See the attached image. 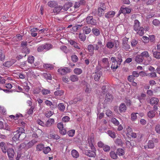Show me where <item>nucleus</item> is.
<instances>
[{
    "label": "nucleus",
    "mask_w": 160,
    "mask_h": 160,
    "mask_svg": "<svg viewBox=\"0 0 160 160\" xmlns=\"http://www.w3.org/2000/svg\"><path fill=\"white\" fill-rule=\"evenodd\" d=\"M119 42L118 40H115L114 42L111 41L107 42L106 44V47L109 49L112 48L114 46L116 48H117L119 46Z\"/></svg>",
    "instance_id": "2"
},
{
    "label": "nucleus",
    "mask_w": 160,
    "mask_h": 160,
    "mask_svg": "<svg viewBox=\"0 0 160 160\" xmlns=\"http://www.w3.org/2000/svg\"><path fill=\"white\" fill-rule=\"evenodd\" d=\"M154 147V146L152 141H149L148 142V145L144 146V148L145 149H146L147 148H152Z\"/></svg>",
    "instance_id": "23"
},
{
    "label": "nucleus",
    "mask_w": 160,
    "mask_h": 160,
    "mask_svg": "<svg viewBox=\"0 0 160 160\" xmlns=\"http://www.w3.org/2000/svg\"><path fill=\"white\" fill-rule=\"evenodd\" d=\"M113 99V97L111 94L109 93L106 94L105 100L106 102H111L112 101Z\"/></svg>",
    "instance_id": "20"
},
{
    "label": "nucleus",
    "mask_w": 160,
    "mask_h": 160,
    "mask_svg": "<svg viewBox=\"0 0 160 160\" xmlns=\"http://www.w3.org/2000/svg\"><path fill=\"white\" fill-rule=\"evenodd\" d=\"M75 133V131L74 129H72L68 131V135L71 137L74 136Z\"/></svg>",
    "instance_id": "53"
},
{
    "label": "nucleus",
    "mask_w": 160,
    "mask_h": 160,
    "mask_svg": "<svg viewBox=\"0 0 160 160\" xmlns=\"http://www.w3.org/2000/svg\"><path fill=\"white\" fill-rule=\"evenodd\" d=\"M118 64L117 62L112 63L111 68L113 71H114L118 68Z\"/></svg>",
    "instance_id": "37"
},
{
    "label": "nucleus",
    "mask_w": 160,
    "mask_h": 160,
    "mask_svg": "<svg viewBox=\"0 0 160 160\" xmlns=\"http://www.w3.org/2000/svg\"><path fill=\"white\" fill-rule=\"evenodd\" d=\"M148 76L150 78H156L157 77V74L155 71L148 74Z\"/></svg>",
    "instance_id": "52"
},
{
    "label": "nucleus",
    "mask_w": 160,
    "mask_h": 160,
    "mask_svg": "<svg viewBox=\"0 0 160 160\" xmlns=\"http://www.w3.org/2000/svg\"><path fill=\"white\" fill-rule=\"evenodd\" d=\"M24 130L23 128H20L15 132L14 135L12 138L13 140L14 141L19 140L20 136H24Z\"/></svg>",
    "instance_id": "1"
},
{
    "label": "nucleus",
    "mask_w": 160,
    "mask_h": 160,
    "mask_svg": "<svg viewBox=\"0 0 160 160\" xmlns=\"http://www.w3.org/2000/svg\"><path fill=\"white\" fill-rule=\"evenodd\" d=\"M57 127L59 130L60 132L63 135H65L67 133V131L65 128H64V126L63 123L60 122L57 124Z\"/></svg>",
    "instance_id": "5"
},
{
    "label": "nucleus",
    "mask_w": 160,
    "mask_h": 160,
    "mask_svg": "<svg viewBox=\"0 0 160 160\" xmlns=\"http://www.w3.org/2000/svg\"><path fill=\"white\" fill-rule=\"evenodd\" d=\"M126 135L128 137H130V134L132 132V129L130 127H128L126 129Z\"/></svg>",
    "instance_id": "51"
},
{
    "label": "nucleus",
    "mask_w": 160,
    "mask_h": 160,
    "mask_svg": "<svg viewBox=\"0 0 160 160\" xmlns=\"http://www.w3.org/2000/svg\"><path fill=\"white\" fill-rule=\"evenodd\" d=\"M152 52L154 57L158 59H160V52L158 51H153V50H152Z\"/></svg>",
    "instance_id": "32"
},
{
    "label": "nucleus",
    "mask_w": 160,
    "mask_h": 160,
    "mask_svg": "<svg viewBox=\"0 0 160 160\" xmlns=\"http://www.w3.org/2000/svg\"><path fill=\"white\" fill-rule=\"evenodd\" d=\"M72 156L74 158H77L79 156L78 152L75 150L73 149L71 151Z\"/></svg>",
    "instance_id": "28"
},
{
    "label": "nucleus",
    "mask_w": 160,
    "mask_h": 160,
    "mask_svg": "<svg viewBox=\"0 0 160 160\" xmlns=\"http://www.w3.org/2000/svg\"><path fill=\"white\" fill-rule=\"evenodd\" d=\"M37 142V141L35 140H32L30 141L29 142L26 144V148L28 149L32 147L35 143Z\"/></svg>",
    "instance_id": "14"
},
{
    "label": "nucleus",
    "mask_w": 160,
    "mask_h": 160,
    "mask_svg": "<svg viewBox=\"0 0 160 160\" xmlns=\"http://www.w3.org/2000/svg\"><path fill=\"white\" fill-rule=\"evenodd\" d=\"M49 138L50 139H58L60 138V137L57 134H50L49 135Z\"/></svg>",
    "instance_id": "36"
},
{
    "label": "nucleus",
    "mask_w": 160,
    "mask_h": 160,
    "mask_svg": "<svg viewBox=\"0 0 160 160\" xmlns=\"http://www.w3.org/2000/svg\"><path fill=\"white\" fill-rule=\"evenodd\" d=\"M86 22L88 24L92 25H95L97 23L96 20L91 16L88 17L87 18Z\"/></svg>",
    "instance_id": "7"
},
{
    "label": "nucleus",
    "mask_w": 160,
    "mask_h": 160,
    "mask_svg": "<svg viewBox=\"0 0 160 160\" xmlns=\"http://www.w3.org/2000/svg\"><path fill=\"white\" fill-rule=\"evenodd\" d=\"M131 12V9L128 8H121L119 11L120 13H123L124 14L129 13Z\"/></svg>",
    "instance_id": "10"
},
{
    "label": "nucleus",
    "mask_w": 160,
    "mask_h": 160,
    "mask_svg": "<svg viewBox=\"0 0 160 160\" xmlns=\"http://www.w3.org/2000/svg\"><path fill=\"white\" fill-rule=\"evenodd\" d=\"M44 77L45 78L47 79L51 80L52 79V77L50 74L49 73H45L43 74Z\"/></svg>",
    "instance_id": "59"
},
{
    "label": "nucleus",
    "mask_w": 160,
    "mask_h": 160,
    "mask_svg": "<svg viewBox=\"0 0 160 160\" xmlns=\"http://www.w3.org/2000/svg\"><path fill=\"white\" fill-rule=\"evenodd\" d=\"M115 14V12L113 11H110L106 13L105 16L107 18H109L113 17Z\"/></svg>",
    "instance_id": "18"
},
{
    "label": "nucleus",
    "mask_w": 160,
    "mask_h": 160,
    "mask_svg": "<svg viewBox=\"0 0 160 160\" xmlns=\"http://www.w3.org/2000/svg\"><path fill=\"white\" fill-rule=\"evenodd\" d=\"M83 31L85 34H88L90 33L91 29L90 28L87 26H84L83 28Z\"/></svg>",
    "instance_id": "29"
},
{
    "label": "nucleus",
    "mask_w": 160,
    "mask_h": 160,
    "mask_svg": "<svg viewBox=\"0 0 160 160\" xmlns=\"http://www.w3.org/2000/svg\"><path fill=\"white\" fill-rule=\"evenodd\" d=\"M51 150V149L49 147H44L42 151L45 154H47Z\"/></svg>",
    "instance_id": "46"
},
{
    "label": "nucleus",
    "mask_w": 160,
    "mask_h": 160,
    "mask_svg": "<svg viewBox=\"0 0 160 160\" xmlns=\"http://www.w3.org/2000/svg\"><path fill=\"white\" fill-rule=\"evenodd\" d=\"M15 62L14 60L8 61L3 64V65L7 67H9L11 66Z\"/></svg>",
    "instance_id": "21"
},
{
    "label": "nucleus",
    "mask_w": 160,
    "mask_h": 160,
    "mask_svg": "<svg viewBox=\"0 0 160 160\" xmlns=\"http://www.w3.org/2000/svg\"><path fill=\"white\" fill-rule=\"evenodd\" d=\"M140 28V22L138 20H135L134 24V30L137 31Z\"/></svg>",
    "instance_id": "16"
},
{
    "label": "nucleus",
    "mask_w": 160,
    "mask_h": 160,
    "mask_svg": "<svg viewBox=\"0 0 160 160\" xmlns=\"http://www.w3.org/2000/svg\"><path fill=\"white\" fill-rule=\"evenodd\" d=\"M82 26V25H77L72 27V29L74 31H76L78 30Z\"/></svg>",
    "instance_id": "63"
},
{
    "label": "nucleus",
    "mask_w": 160,
    "mask_h": 160,
    "mask_svg": "<svg viewBox=\"0 0 160 160\" xmlns=\"http://www.w3.org/2000/svg\"><path fill=\"white\" fill-rule=\"evenodd\" d=\"M152 23L155 26H158L160 24V21L157 19H155L152 21Z\"/></svg>",
    "instance_id": "61"
},
{
    "label": "nucleus",
    "mask_w": 160,
    "mask_h": 160,
    "mask_svg": "<svg viewBox=\"0 0 160 160\" xmlns=\"http://www.w3.org/2000/svg\"><path fill=\"white\" fill-rule=\"evenodd\" d=\"M88 140L89 146L90 147L91 149L93 150L95 149V148L93 144L94 139V135L92 134L88 137Z\"/></svg>",
    "instance_id": "4"
},
{
    "label": "nucleus",
    "mask_w": 160,
    "mask_h": 160,
    "mask_svg": "<svg viewBox=\"0 0 160 160\" xmlns=\"http://www.w3.org/2000/svg\"><path fill=\"white\" fill-rule=\"evenodd\" d=\"M64 91L62 90H58L54 92V95L56 96H61L63 94Z\"/></svg>",
    "instance_id": "39"
},
{
    "label": "nucleus",
    "mask_w": 160,
    "mask_h": 160,
    "mask_svg": "<svg viewBox=\"0 0 160 160\" xmlns=\"http://www.w3.org/2000/svg\"><path fill=\"white\" fill-rule=\"evenodd\" d=\"M103 149L105 152H107L109 151L110 150V148L109 146L105 145L103 146Z\"/></svg>",
    "instance_id": "62"
},
{
    "label": "nucleus",
    "mask_w": 160,
    "mask_h": 160,
    "mask_svg": "<svg viewBox=\"0 0 160 160\" xmlns=\"http://www.w3.org/2000/svg\"><path fill=\"white\" fill-rule=\"evenodd\" d=\"M102 72H99L96 73L94 77V79L95 81H98L100 77L102 75Z\"/></svg>",
    "instance_id": "42"
},
{
    "label": "nucleus",
    "mask_w": 160,
    "mask_h": 160,
    "mask_svg": "<svg viewBox=\"0 0 160 160\" xmlns=\"http://www.w3.org/2000/svg\"><path fill=\"white\" fill-rule=\"evenodd\" d=\"M70 79L72 82H75L78 80V78L77 76L73 75L70 76Z\"/></svg>",
    "instance_id": "33"
},
{
    "label": "nucleus",
    "mask_w": 160,
    "mask_h": 160,
    "mask_svg": "<svg viewBox=\"0 0 160 160\" xmlns=\"http://www.w3.org/2000/svg\"><path fill=\"white\" fill-rule=\"evenodd\" d=\"M79 39L82 41H84L86 40V37L83 33H80L79 35Z\"/></svg>",
    "instance_id": "48"
},
{
    "label": "nucleus",
    "mask_w": 160,
    "mask_h": 160,
    "mask_svg": "<svg viewBox=\"0 0 160 160\" xmlns=\"http://www.w3.org/2000/svg\"><path fill=\"white\" fill-rule=\"evenodd\" d=\"M41 92L43 95H45L49 94L50 91L49 90L44 89L42 90Z\"/></svg>",
    "instance_id": "60"
},
{
    "label": "nucleus",
    "mask_w": 160,
    "mask_h": 160,
    "mask_svg": "<svg viewBox=\"0 0 160 160\" xmlns=\"http://www.w3.org/2000/svg\"><path fill=\"white\" fill-rule=\"evenodd\" d=\"M10 144L8 143H5L3 142H0V147L2 152L4 153L7 152V145Z\"/></svg>",
    "instance_id": "6"
},
{
    "label": "nucleus",
    "mask_w": 160,
    "mask_h": 160,
    "mask_svg": "<svg viewBox=\"0 0 160 160\" xmlns=\"http://www.w3.org/2000/svg\"><path fill=\"white\" fill-rule=\"evenodd\" d=\"M112 122L116 125H118L119 124V121L115 118H113L111 119Z\"/></svg>",
    "instance_id": "64"
},
{
    "label": "nucleus",
    "mask_w": 160,
    "mask_h": 160,
    "mask_svg": "<svg viewBox=\"0 0 160 160\" xmlns=\"http://www.w3.org/2000/svg\"><path fill=\"white\" fill-rule=\"evenodd\" d=\"M137 33L141 36H142L144 33V29L143 27H141L139 28Z\"/></svg>",
    "instance_id": "45"
},
{
    "label": "nucleus",
    "mask_w": 160,
    "mask_h": 160,
    "mask_svg": "<svg viewBox=\"0 0 160 160\" xmlns=\"http://www.w3.org/2000/svg\"><path fill=\"white\" fill-rule=\"evenodd\" d=\"M110 156L113 159H116L117 158V155L114 151H112L110 152Z\"/></svg>",
    "instance_id": "54"
},
{
    "label": "nucleus",
    "mask_w": 160,
    "mask_h": 160,
    "mask_svg": "<svg viewBox=\"0 0 160 160\" xmlns=\"http://www.w3.org/2000/svg\"><path fill=\"white\" fill-rule=\"evenodd\" d=\"M142 56V57H146V58H148L149 57V54L148 52V51H145L141 53V55Z\"/></svg>",
    "instance_id": "50"
},
{
    "label": "nucleus",
    "mask_w": 160,
    "mask_h": 160,
    "mask_svg": "<svg viewBox=\"0 0 160 160\" xmlns=\"http://www.w3.org/2000/svg\"><path fill=\"white\" fill-rule=\"evenodd\" d=\"M71 71V69L68 67H60L58 70V72L61 75H64Z\"/></svg>",
    "instance_id": "3"
},
{
    "label": "nucleus",
    "mask_w": 160,
    "mask_h": 160,
    "mask_svg": "<svg viewBox=\"0 0 160 160\" xmlns=\"http://www.w3.org/2000/svg\"><path fill=\"white\" fill-rule=\"evenodd\" d=\"M159 100L158 98H152L150 100V104L152 105H157L158 102Z\"/></svg>",
    "instance_id": "22"
},
{
    "label": "nucleus",
    "mask_w": 160,
    "mask_h": 160,
    "mask_svg": "<svg viewBox=\"0 0 160 160\" xmlns=\"http://www.w3.org/2000/svg\"><path fill=\"white\" fill-rule=\"evenodd\" d=\"M43 67L46 68L50 70L52 69L53 68V66L52 65L49 64H44L43 65Z\"/></svg>",
    "instance_id": "43"
},
{
    "label": "nucleus",
    "mask_w": 160,
    "mask_h": 160,
    "mask_svg": "<svg viewBox=\"0 0 160 160\" xmlns=\"http://www.w3.org/2000/svg\"><path fill=\"white\" fill-rule=\"evenodd\" d=\"M81 99L80 97H78L74 98L73 101H70V104L75 103L78 101L81 100Z\"/></svg>",
    "instance_id": "55"
},
{
    "label": "nucleus",
    "mask_w": 160,
    "mask_h": 160,
    "mask_svg": "<svg viewBox=\"0 0 160 160\" xmlns=\"http://www.w3.org/2000/svg\"><path fill=\"white\" fill-rule=\"evenodd\" d=\"M71 45H72L74 48L78 49H80V48L78 45V44L75 41L71 40L69 41Z\"/></svg>",
    "instance_id": "17"
},
{
    "label": "nucleus",
    "mask_w": 160,
    "mask_h": 160,
    "mask_svg": "<svg viewBox=\"0 0 160 160\" xmlns=\"http://www.w3.org/2000/svg\"><path fill=\"white\" fill-rule=\"evenodd\" d=\"M63 9V8L61 6H56L53 9V12L56 14L59 13L60 11Z\"/></svg>",
    "instance_id": "19"
},
{
    "label": "nucleus",
    "mask_w": 160,
    "mask_h": 160,
    "mask_svg": "<svg viewBox=\"0 0 160 160\" xmlns=\"http://www.w3.org/2000/svg\"><path fill=\"white\" fill-rule=\"evenodd\" d=\"M72 5V2H67L64 5L63 9L65 11H67Z\"/></svg>",
    "instance_id": "25"
},
{
    "label": "nucleus",
    "mask_w": 160,
    "mask_h": 160,
    "mask_svg": "<svg viewBox=\"0 0 160 160\" xmlns=\"http://www.w3.org/2000/svg\"><path fill=\"white\" fill-rule=\"evenodd\" d=\"M34 58L32 56H30L28 58V62L30 63H32L34 62Z\"/></svg>",
    "instance_id": "58"
},
{
    "label": "nucleus",
    "mask_w": 160,
    "mask_h": 160,
    "mask_svg": "<svg viewBox=\"0 0 160 160\" xmlns=\"http://www.w3.org/2000/svg\"><path fill=\"white\" fill-rule=\"evenodd\" d=\"M93 33L96 36H98L100 34L99 30L97 28H94L92 30Z\"/></svg>",
    "instance_id": "41"
},
{
    "label": "nucleus",
    "mask_w": 160,
    "mask_h": 160,
    "mask_svg": "<svg viewBox=\"0 0 160 160\" xmlns=\"http://www.w3.org/2000/svg\"><path fill=\"white\" fill-rule=\"evenodd\" d=\"M107 132L108 134L111 138H116V134L114 132L111 130H108Z\"/></svg>",
    "instance_id": "38"
},
{
    "label": "nucleus",
    "mask_w": 160,
    "mask_h": 160,
    "mask_svg": "<svg viewBox=\"0 0 160 160\" xmlns=\"http://www.w3.org/2000/svg\"><path fill=\"white\" fill-rule=\"evenodd\" d=\"M137 113H132L131 115V119L132 121H135L137 118Z\"/></svg>",
    "instance_id": "44"
},
{
    "label": "nucleus",
    "mask_w": 160,
    "mask_h": 160,
    "mask_svg": "<svg viewBox=\"0 0 160 160\" xmlns=\"http://www.w3.org/2000/svg\"><path fill=\"white\" fill-rule=\"evenodd\" d=\"M95 46V50H99L103 46L102 42L100 40H98L96 44H94Z\"/></svg>",
    "instance_id": "9"
},
{
    "label": "nucleus",
    "mask_w": 160,
    "mask_h": 160,
    "mask_svg": "<svg viewBox=\"0 0 160 160\" xmlns=\"http://www.w3.org/2000/svg\"><path fill=\"white\" fill-rule=\"evenodd\" d=\"M71 59L72 61L74 62H76L78 60V57L75 55H72L71 56Z\"/></svg>",
    "instance_id": "56"
},
{
    "label": "nucleus",
    "mask_w": 160,
    "mask_h": 160,
    "mask_svg": "<svg viewBox=\"0 0 160 160\" xmlns=\"http://www.w3.org/2000/svg\"><path fill=\"white\" fill-rule=\"evenodd\" d=\"M44 147V146L43 144L42 143L38 144L36 146V150L38 151H43Z\"/></svg>",
    "instance_id": "30"
},
{
    "label": "nucleus",
    "mask_w": 160,
    "mask_h": 160,
    "mask_svg": "<svg viewBox=\"0 0 160 160\" xmlns=\"http://www.w3.org/2000/svg\"><path fill=\"white\" fill-rule=\"evenodd\" d=\"M88 49L90 55L92 56L94 54L95 47H94L93 45L90 44L88 46Z\"/></svg>",
    "instance_id": "12"
},
{
    "label": "nucleus",
    "mask_w": 160,
    "mask_h": 160,
    "mask_svg": "<svg viewBox=\"0 0 160 160\" xmlns=\"http://www.w3.org/2000/svg\"><path fill=\"white\" fill-rule=\"evenodd\" d=\"M135 60L137 62L140 63L142 62L143 58L141 55H138L136 57Z\"/></svg>",
    "instance_id": "27"
},
{
    "label": "nucleus",
    "mask_w": 160,
    "mask_h": 160,
    "mask_svg": "<svg viewBox=\"0 0 160 160\" xmlns=\"http://www.w3.org/2000/svg\"><path fill=\"white\" fill-rule=\"evenodd\" d=\"M156 112L153 110L149 111L147 113L148 117L150 118H153L155 116Z\"/></svg>",
    "instance_id": "24"
},
{
    "label": "nucleus",
    "mask_w": 160,
    "mask_h": 160,
    "mask_svg": "<svg viewBox=\"0 0 160 160\" xmlns=\"http://www.w3.org/2000/svg\"><path fill=\"white\" fill-rule=\"evenodd\" d=\"M59 109L62 112H63L65 108V107L62 103H60L58 105Z\"/></svg>",
    "instance_id": "40"
},
{
    "label": "nucleus",
    "mask_w": 160,
    "mask_h": 160,
    "mask_svg": "<svg viewBox=\"0 0 160 160\" xmlns=\"http://www.w3.org/2000/svg\"><path fill=\"white\" fill-rule=\"evenodd\" d=\"M44 50L46 51L52 48V46L50 44H43Z\"/></svg>",
    "instance_id": "35"
},
{
    "label": "nucleus",
    "mask_w": 160,
    "mask_h": 160,
    "mask_svg": "<svg viewBox=\"0 0 160 160\" xmlns=\"http://www.w3.org/2000/svg\"><path fill=\"white\" fill-rule=\"evenodd\" d=\"M48 6L51 8H53L57 5V2L54 1H50L48 2Z\"/></svg>",
    "instance_id": "31"
},
{
    "label": "nucleus",
    "mask_w": 160,
    "mask_h": 160,
    "mask_svg": "<svg viewBox=\"0 0 160 160\" xmlns=\"http://www.w3.org/2000/svg\"><path fill=\"white\" fill-rule=\"evenodd\" d=\"M85 154L89 157H95L96 153L94 151L87 150L85 151Z\"/></svg>",
    "instance_id": "11"
},
{
    "label": "nucleus",
    "mask_w": 160,
    "mask_h": 160,
    "mask_svg": "<svg viewBox=\"0 0 160 160\" xmlns=\"http://www.w3.org/2000/svg\"><path fill=\"white\" fill-rule=\"evenodd\" d=\"M7 152L8 156L9 159H11L13 158L14 154V152L12 148H8V149Z\"/></svg>",
    "instance_id": "8"
},
{
    "label": "nucleus",
    "mask_w": 160,
    "mask_h": 160,
    "mask_svg": "<svg viewBox=\"0 0 160 160\" xmlns=\"http://www.w3.org/2000/svg\"><path fill=\"white\" fill-rule=\"evenodd\" d=\"M117 153L119 156H122L124 154V150L121 148H118L117 150Z\"/></svg>",
    "instance_id": "47"
},
{
    "label": "nucleus",
    "mask_w": 160,
    "mask_h": 160,
    "mask_svg": "<svg viewBox=\"0 0 160 160\" xmlns=\"http://www.w3.org/2000/svg\"><path fill=\"white\" fill-rule=\"evenodd\" d=\"M102 6L103 7L102 8H98V14L100 17H101L104 14V10L106 9L104 4H103Z\"/></svg>",
    "instance_id": "15"
},
{
    "label": "nucleus",
    "mask_w": 160,
    "mask_h": 160,
    "mask_svg": "<svg viewBox=\"0 0 160 160\" xmlns=\"http://www.w3.org/2000/svg\"><path fill=\"white\" fill-rule=\"evenodd\" d=\"M60 49L66 53H68L69 52L68 49L66 46H62L61 47Z\"/></svg>",
    "instance_id": "49"
},
{
    "label": "nucleus",
    "mask_w": 160,
    "mask_h": 160,
    "mask_svg": "<svg viewBox=\"0 0 160 160\" xmlns=\"http://www.w3.org/2000/svg\"><path fill=\"white\" fill-rule=\"evenodd\" d=\"M91 91V88L88 85H87L86 88L85 89V92L87 94H89Z\"/></svg>",
    "instance_id": "57"
},
{
    "label": "nucleus",
    "mask_w": 160,
    "mask_h": 160,
    "mask_svg": "<svg viewBox=\"0 0 160 160\" xmlns=\"http://www.w3.org/2000/svg\"><path fill=\"white\" fill-rule=\"evenodd\" d=\"M75 74L79 75L82 73V70L78 68H75L73 70Z\"/></svg>",
    "instance_id": "34"
},
{
    "label": "nucleus",
    "mask_w": 160,
    "mask_h": 160,
    "mask_svg": "<svg viewBox=\"0 0 160 160\" xmlns=\"http://www.w3.org/2000/svg\"><path fill=\"white\" fill-rule=\"evenodd\" d=\"M126 107L124 103H122L119 107V110L120 112H124L126 110Z\"/></svg>",
    "instance_id": "26"
},
{
    "label": "nucleus",
    "mask_w": 160,
    "mask_h": 160,
    "mask_svg": "<svg viewBox=\"0 0 160 160\" xmlns=\"http://www.w3.org/2000/svg\"><path fill=\"white\" fill-rule=\"evenodd\" d=\"M55 121L53 118H49L46 122L45 126L47 127H50L54 124Z\"/></svg>",
    "instance_id": "13"
}]
</instances>
